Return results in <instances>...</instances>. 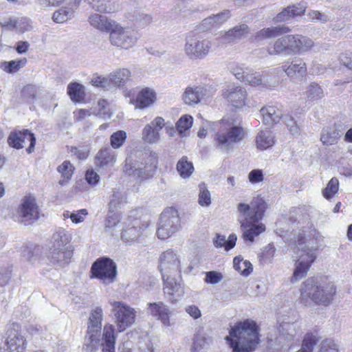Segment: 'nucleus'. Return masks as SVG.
Here are the masks:
<instances>
[{"instance_id":"obj_1","label":"nucleus","mask_w":352,"mask_h":352,"mask_svg":"<svg viewBox=\"0 0 352 352\" xmlns=\"http://www.w3.org/2000/svg\"><path fill=\"white\" fill-rule=\"evenodd\" d=\"M321 236L311 225L302 229L297 239V252L295 267L292 283H296L303 278L317 256V251Z\"/></svg>"},{"instance_id":"obj_2","label":"nucleus","mask_w":352,"mask_h":352,"mask_svg":"<svg viewBox=\"0 0 352 352\" xmlns=\"http://www.w3.org/2000/svg\"><path fill=\"white\" fill-rule=\"evenodd\" d=\"M267 204L260 196L252 199L250 204L240 202L236 206L237 220L244 229L243 238L253 242L254 238L265 230L260 221L263 219Z\"/></svg>"},{"instance_id":"obj_3","label":"nucleus","mask_w":352,"mask_h":352,"mask_svg":"<svg viewBox=\"0 0 352 352\" xmlns=\"http://www.w3.org/2000/svg\"><path fill=\"white\" fill-rule=\"evenodd\" d=\"M259 327L252 320L246 319L236 322L229 330L226 340L233 352H250L259 343Z\"/></svg>"},{"instance_id":"obj_4","label":"nucleus","mask_w":352,"mask_h":352,"mask_svg":"<svg viewBox=\"0 0 352 352\" xmlns=\"http://www.w3.org/2000/svg\"><path fill=\"white\" fill-rule=\"evenodd\" d=\"M217 131L214 137L216 147L222 151H228L241 142L245 131L240 122L234 116H224L217 123Z\"/></svg>"},{"instance_id":"obj_5","label":"nucleus","mask_w":352,"mask_h":352,"mask_svg":"<svg viewBox=\"0 0 352 352\" xmlns=\"http://www.w3.org/2000/svg\"><path fill=\"white\" fill-rule=\"evenodd\" d=\"M336 289L333 283L308 278L303 282L301 289V300L307 306L313 303L327 305L333 299Z\"/></svg>"},{"instance_id":"obj_6","label":"nucleus","mask_w":352,"mask_h":352,"mask_svg":"<svg viewBox=\"0 0 352 352\" xmlns=\"http://www.w3.org/2000/svg\"><path fill=\"white\" fill-rule=\"evenodd\" d=\"M142 162L133 160L130 156L125 160L124 173L140 180L147 179L153 176L157 165V157L155 153L146 154Z\"/></svg>"},{"instance_id":"obj_7","label":"nucleus","mask_w":352,"mask_h":352,"mask_svg":"<svg viewBox=\"0 0 352 352\" xmlns=\"http://www.w3.org/2000/svg\"><path fill=\"white\" fill-rule=\"evenodd\" d=\"M103 316V309L100 306L92 309L89 313L83 346L86 352H94L99 348Z\"/></svg>"},{"instance_id":"obj_8","label":"nucleus","mask_w":352,"mask_h":352,"mask_svg":"<svg viewBox=\"0 0 352 352\" xmlns=\"http://www.w3.org/2000/svg\"><path fill=\"white\" fill-rule=\"evenodd\" d=\"M114 322L119 332L125 331L135 322L136 311L122 301L109 300Z\"/></svg>"},{"instance_id":"obj_9","label":"nucleus","mask_w":352,"mask_h":352,"mask_svg":"<svg viewBox=\"0 0 352 352\" xmlns=\"http://www.w3.org/2000/svg\"><path fill=\"white\" fill-rule=\"evenodd\" d=\"M40 217V208L36 197L32 195L23 197L19 204L15 218L24 224H32Z\"/></svg>"},{"instance_id":"obj_10","label":"nucleus","mask_w":352,"mask_h":352,"mask_svg":"<svg viewBox=\"0 0 352 352\" xmlns=\"http://www.w3.org/2000/svg\"><path fill=\"white\" fill-rule=\"evenodd\" d=\"M138 39L137 31L131 28L122 27L118 23H116L109 34L111 44L123 50H129L134 47Z\"/></svg>"},{"instance_id":"obj_11","label":"nucleus","mask_w":352,"mask_h":352,"mask_svg":"<svg viewBox=\"0 0 352 352\" xmlns=\"http://www.w3.org/2000/svg\"><path fill=\"white\" fill-rule=\"evenodd\" d=\"M180 219L178 212L173 208L166 209L162 214L157 230V236L160 239H166L179 229Z\"/></svg>"},{"instance_id":"obj_12","label":"nucleus","mask_w":352,"mask_h":352,"mask_svg":"<svg viewBox=\"0 0 352 352\" xmlns=\"http://www.w3.org/2000/svg\"><path fill=\"white\" fill-rule=\"evenodd\" d=\"M91 278H96L104 284L113 283L117 274L116 265L109 258H98L91 268Z\"/></svg>"},{"instance_id":"obj_13","label":"nucleus","mask_w":352,"mask_h":352,"mask_svg":"<svg viewBox=\"0 0 352 352\" xmlns=\"http://www.w3.org/2000/svg\"><path fill=\"white\" fill-rule=\"evenodd\" d=\"M212 43L199 36H189L186 38L184 52L192 60L204 58L212 51Z\"/></svg>"},{"instance_id":"obj_14","label":"nucleus","mask_w":352,"mask_h":352,"mask_svg":"<svg viewBox=\"0 0 352 352\" xmlns=\"http://www.w3.org/2000/svg\"><path fill=\"white\" fill-rule=\"evenodd\" d=\"M159 268L162 277L179 276L182 272L180 255L171 249L162 252L159 258Z\"/></svg>"},{"instance_id":"obj_15","label":"nucleus","mask_w":352,"mask_h":352,"mask_svg":"<svg viewBox=\"0 0 352 352\" xmlns=\"http://www.w3.org/2000/svg\"><path fill=\"white\" fill-rule=\"evenodd\" d=\"M148 222L142 223L139 219H133L123 229L121 239L129 245L141 243L148 234Z\"/></svg>"},{"instance_id":"obj_16","label":"nucleus","mask_w":352,"mask_h":352,"mask_svg":"<svg viewBox=\"0 0 352 352\" xmlns=\"http://www.w3.org/2000/svg\"><path fill=\"white\" fill-rule=\"evenodd\" d=\"M27 341L18 324H13L8 331L6 342L0 346V352H25Z\"/></svg>"},{"instance_id":"obj_17","label":"nucleus","mask_w":352,"mask_h":352,"mask_svg":"<svg viewBox=\"0 0 352 352\" xmlns=\"http://www.w3.org/2000/svg\"><path fill=\"white\" fill-rule=\"evenodd\" d=\"M166 122L162 117L157 116L152 122L146 124L142 129V138L148 144H155L160 140V131Z\"/></svg>"},{"instance_id":"obj_18","label":"nucleus","mask_w":352,"mask_h":352,"mask_svg":"<svg viewBox=\"0 0 352 352\" xmlns=\"http://www.w3.org/2000/svg\"><path fill=\"white\" fill-rule=\"evenodd\" d=\"M278 331L280 336L287 340H292L300 332V327L296 320L289 316H280L278 318Z\"/></svg>"},{"instance_id":"obj_19","label":"nucleus","mask_w":352,"mask_h":352,"mask_svg":"<svg viewBox=\"0 0 352 352\" xmlns=\"http://www.w3.org/2000/svg\"><path fill=\"white\" fill-rule=\"evenodd\" d=\"M147 314L161 322L164 327H170V317L172 311L163 302H149L146 307Z\"/></svg>"},{"instance_id":"obj_20","label":"nucleus","mask_w":352,"mask_h":352,"mask_svg":"<svg viewBox=\"0 0 352 352\" xmlns=\"http://www.w3.org/2000/svg\"><path fill=\"white\" fill-rule=\"evenodd\" d=\"M249 33V27L245 23H241L221 34L216 40L223 44H230L245 38Z\"/></svg>"},{"instance_id":"obj_21","label":"nucleus","mask_w":352,"mask_h":352,"mask_svg":"<svg viewBox=\"0 0 352 352\" xmlns=\"http://www.w3.org/2000/svg\"><path fill=\"white\" fill-rule=\"evenodd\" d=\"M24 138H27V141L29 142L27 151L28 153H31L34 151L36 138L34 134L27 129L23 131L11 133L8 137V142L10 146L19 149L23 147L22 142L24 140Z\"/></svg>"},{"instance_id":"obj_22","label":"nucleus","mask_w":352,"mask_h":352,"mask_svg":"<svg viewBox=\"0 0 352 352\" xmlns=\"http://www.w3.org/2000/svg\"><path fill=\"white\" fill-rule=\"evenodd\" d=\"M283 70L292 79L301 80L307 74V65L300 58H295L282 66Z\"/></svg>"},{"instance_id":"obj_23","label":"nucleus","mask_w":352,"mask_h":352,"mask_svg":"<svg viewBox=\"0 0 352 352\" xmlns=\"http://www.w3.org/2000/svg\"><path fill=\"white\" fill-rule=\"evenodd\" d=\"M223 97L233 107H242L245 104L246 91L240 86H228L223 93Z\"/></svg>"},{"instance_id":"obj_24","label":"nucleus","mask_w":352,"mask_h":352,"mask_svg":"<svg viewBox=\"0 0 352 352\" xmlns=\"http://www.w3.org/2000/svg\"><path fill=\"white\" fill-rule=\"evenodd\" d=\"M290 54H297L309 50L314 46V41L300 34H289Z\"/></svg>"},{"instance_id":"obj_25","label":"nucleus","mask_w":352,"mask_h":352,"mask_svg":"<svg viewBox=\"0 0 352 352\" xmlns=\"http://www.w3.org/2000/svg\"><path fill=\"white\" fill-rule=\"evenodd\" d=\"M177 276L169 275L166 277H162L164 280V292L168 296L172 302L176 301L177 298L184 295V290L182 284L178 282L175 277Z\"/></svg>"},{"instance_id":"obj_26","label":"nucleus","mask_w":352,"mask_h":352,"mask_svg":"<svg viewBox=\"0 0 352 352\" xmlns=\"http://www.w3.org/2000/svg\"><path fill=\"white\" fill-rule=\"evenodd\" d=\"M116 329L115 327L106 323L102 329V338L100 339L99 346L102 347V352H116Z\"/></svg>"},{"instance_id":"obj_27","label":"nucleus","mask_w":352,"mask_h":352,"mask_svg":"<svg viewBox=\"0 0 352 352\" xmlns=\"http://www.w3.org/2000/svg\"><path fill=\"white\" fill-rule=\"evenodd\" d=\"M72 254V250L70 247H50L48 257L52 263L56 264L60 267H64L69 263Z\"/></svg>"},{"instance_id":"obj_28","label":"nucleus","mask_w":352,"mask_h":352,"mask_svg":"<svg viewBox=\"0 0 352 352\" xmlns=\"http://www.w3.org/2000/svg\"><path fill=\"white\" fill-rule=\"evenodd\" d=\"M2 28L10 30H15L19 33L28 32L32 28L31 20L25 16L12 17L4 23H1Z\"/></svg>"},{"instance_id":"obj_29","label":"nucleus","mask_w":352,"mask_h":352,"mask_svg":"<svg viewBox=\"0 0 352 352\" xmlns=\"http://www.w3.org/2000/svg\"><path fill=\"white\" fill-rule=\"evenodd\" d=\"M89 25L101 32H109L116 25V22L104 15L94 13L88 17Z\"/></svg>"},{"instance_id":"obj_30","label":"nucleus","mask_w":352,"mask_h":352,"mask_svg":"<svg viewBox=\"0 0 352 352\" xmlns=\"http://www.w3.org/2000/svg\"><path fill=\"white\" fill-rule=\"evenodd\" d=\"M156 100L155 91L153 89L146 87L139 91L133 104L135 109H143L153 104Z\"/></svg>"},{"instance_id":"obj_31","label":"nucleus","mask_w":352,"mask_h":352,"mask_svg":"<svg viewBox=\"0 0 352 352\" xmlns=\"http://www.w3.org/2000/svg\"><path fill=\"white\" fill-rule=\"evenodd\" d=\"M116 162V155L109 147L102 148L96 155V165L100 168H109Z\"/></svg>"},{"instance_id":"obj_32","label":"nucleus","mask_w":352,"mask_h":352,"mask_svg":"<svg viewBox=\"0 0 352 352\" xmlns=\"http://www.w3.org/2000/svg\"><path fill=\"white\" fill-rule=\"evenodd\" d=\"M206 90L202 87H188L184 94L183 100L187 104L199 103L206 95Z\"/></svg>"},{"instance_id":"obj_33","label":"nucleus","mask_w":352,"mask_h":352,"mask_svg":"<svg viewBox=\"0 0 352 352\" xmlns=\"http://www.w3.org/2000/svg\"><path fill=\"white\" fill-rule=\"evenodd\" d=\"M261 113L264 124L268 126H272L279 122L284 116L281 111L274 106L264 107L261 109Z\"/></svg>"},{"instance_id":"obj_34","label":"nucleus","mask_w":352,"mask_h":352,"mask_svg":"<svg viewBox=\"0 0 352 352\" xmlns=\"http://www.w3.org/2000/svg\"><path fill=\"white\" fill-rule=\"evenodd\" d=\"M289 35L282 36L267 47V52L271 55L285 54L289 55Z\"/></svg>"},{"instance_id":"obj_35","label":"nucleus","mask_w":352,"mask_h":352,"mask_svg":"<svg viewBox=\"0 0 352 352\" xmlns=\"http://www.w3.org/2000/svg\"><path fill=\"white\" fill-rule=\"evenodd\" d=\"M275 144V137L273 133L268 130L260 131L256 137V146L261 151L272 147Z\"/></svg>"},{"instance_id":"obj_36","label":"nucleus","mask_w":352,"mask_h":352,"mask_svg":"<svg viewBox=\"0 0 352 352\" xmlns=\"http://www.w3.org/2000/svg\"><path fill=\"white\" fill-rule=\"evenodd\" d=\"M80 0H76V3L69 5L68 6L61 7L56 10L52 16V19L54 22L62 23L74 16V10L76 8V3H79Z\"/></svg>"},{"instance_id":"obj_37","label":"nucleus","mask_w":352,"mask_h":352,"mask_svg":"<svg viewBox=\"0 0 352 352\" xmlns=\"http://www.w3.org/2000/svg\"><path fill=\"white\" fill-rule=\"evenodd\" d=\"M306 10L305 3L302 2L297 5L288 6L283 12L279 13L276 19L277 21H287L291 17L299 16L305 12Z\"/></svg>"},{"instance_id":"obj_38","label":"nucleus","mask_w":352,"mask_h":352,"mask_svg":"<svg viewBox=\"0 0 352 352\" xmlns=\"http://www.w3.org/2000/svg\"><path fill=\"white\" fill-rule=\"evenodd\" d=\"M230 12L226 10L223 12L210 16L202 21V26L206 29H210L212 27L219 25L226 22L230 17Z\"/></svg>"},{"instance_id":"obj_39","label":"nucleus","mask_w":352,"mask_h":352,"mask_svg":"<svg viewBox=\"0 0 352 352\" xmlns=\"http://www.w3.org/2000/svg\"><path fill=\"white\" fill-rule=\"evenodd\" d=\"M111 84L116 87L123 86L131 77V72L126 68H119L109 74Z\"/></svg>"},{"instance_id":"obj_40","label":"nucleus","mask_w":352,"mask_h":352,"mask_svg":"<svg viewBox=\"0 0 352 352\" xmlns=\"http://www.w3.org/2000/svg\"><path fill=\"white\" fill-rule=\"evenodd\" d=\"M71 240V235L63 228L58 229L52 237V245L54 248L69 247L68 243Z\"/></svg>"},{"instance_id":"obj_41","label":"nucleus","mask_w":352,"mask_h":352,"mask_svg":"<svg viewBox=\"0 0 352 352\" xmlns=\"http://www.w3.org/2000/svg\"><path fill=\"white\" fill-rule=\"evenodd\" d=\"M288 31L289 28L284 26L263 28L257 32L256 39L260 41L263 38L276 37L283 34L287 33Z\"/></svg>"},{"instance_id":"obj_42","label":"nucleus","mask_w":352,"mask_h":352,"mask_svg":"<svg viewBox=\"0 0 352 352\" xmlns=\"http://www.w3.org/2000/svg\"><path fill=\"white\" fill-rule=\"evenodd\" d=\"M304 96L309 101H316L324 96L323 89L316 82H311L306 87Z\"/></svg>"},{"instance_id":"obj_43","label":"nucleus","mask_w":352,"mask_h":352,"mask_svg":"<svg viewBox=\"0 0 352 352\" xmlns=\"http://www.w3.org/2000/svg\"><path fill=\"white\" fill-rule=\"evenodd\" d=\"M67 94L74 102H80L85 97V87L78 82L69 83Z\"/></svg>"},{"instance_id":"obj_44","label":"nucleus","mask_w":352,"mask_h":352,"mask_svg":"<svg viewBox=\"0 0 352 352\" xmlns=\"http://www.w3.org/2000/svg\"><path fill=\"white\" fill-rule=\"evenodd\" d=\"M74 170V166L70 162L67 160L58 166L57 170L61 175V179L59 181V184L61 186H65L67 184L72 177Z\"/></svg>"},{"instance_id":"obj_45","label":"nucleus","mask_w":352,"mask_h":352,"mask_svg":"<svg viewBox=\"0 0 352 352\" xmlns=\"http://www.w3.org/2000/svg\"><path fill=\"white\" fill-rule=\"evenodd\" d=\"M236 239L235 234H230L227 240L225 236L217 234L213 243L216 248H224L226 250H229L234 247Z\"/></svg>"},{"instance_id":"obj_46","label":"nucleus","mask_w":352,"mask_h":352,"mask_svg":"<svg viewBox=\"0 0 352 352\" xmlns=\"http://www.w3.org/2000/svg\"><path fill=\"white\" fill-rule=\"evenodd\" d=\"M340 135L339 131L335 129L324 128L321 133L320 140L324 145H333L337 142Z\"/></svg>"},{"instance_id":"obj_47","label":"nucleus","mask_w":352,"mask_h":352,"mask_svg":"<svg viewBox=\"0 0 352 352\" xmlns=\"http://www.w3.org/2000/svg\"><path fill=\"white\" fill-rule=\"evenodd\" d=\"M177 170L182 178H188L194 171V166L186 157H182L177 164Z\"/></svg>"},{"instance_id":"obj_48","label":"nucleus","mask_w":352,"mask_h":352,"mask_svg":"<svg viewBox=\"0 0 352 352\" xmlns=\"http://www.w3.org/2000/svg\"><path fill=\"white\" fill-rule=\"evenodd\" d=\"M209 346V343L204 334L197 333L192 339V343L190 347L191 352H201L206 349Z\"/></svg>"},{"instance_id":"obj_49","label":"nucleus","mask_w":352,"mask_h":352,"mask_svg":"<svg viewBox=\"0 0 352 352\" xmlns=\"http://www.w3.org/2000/svg\"><path fill=\"white\" fill-rule=\"evenodd\" d=\"M234 268L244 276H249L252 272V265L248 261L235 257L233 261Z\"/></svg>"},{"instance_id":"obj_50","label":"nucleus","mask_w":352,"mask_h":352,"mask_svg":"<svg viewBox=\"0 0 352 352\" xmlns=\"http://www.w3.org/2000/svg\"><path fill=\"white\" fill-rule=\"evenodd\" d=\"M120 221V216L117 213H110L108 214L104 224V232L109 235L113 236L115 228Z\"/></svg>"},{"instance_id":"obj_51","label":"nucleus","mask_w":352,"mask_h":352,"mask_svg":"<svg viewBox=\"0 0 352 352\" xmlns=\"http://www.w3.org/2000/svg\"><path fill=\"white\" fill-rule=\"evenodd\" d=\"M198 203L203 207H208L211 204L210 192L204 183L199 185Z\"/></svg>"},{"instance_id":"obj_52","label":"nucleus","mask_w":352,"mask_h":352,"mask_svg":"<svg viewBox=\"0 0 352 352\" xmlns=\"http://www.w3.org/2000/svg\"><path fill=\"white\" fill-rule=\"evenodd\" d=\"M91 7L99 12L110 13L113 12L110 0H89Z\"/></svg>"},{"instance_id":"obj_53","label":"nucleus","mask_w":352,"mask_h":352,"mask_svg":"<svg viewBox=\"0 0 352 352\" xmlns=\"http://www.w3.org/2000/svg\"><path fill=\"white\" fill-rule=\"evenodd\" d=\"M339 182L336 177H333L327 184V187L322 190V195L327 199H331L338 191Z\"/></svg>"},{"instance_id":"obj_54","label":"nucleus","mask_w":352,"mask_h":352,"mask_svg":"<svg viewBox=\"0 0 352 352\" xmlns=\"http://www.w3.org/2000/svg\"><path fill=\"white\" fill-rule=\"evenodd\" d=\"M230 72L232 73V74L239 80L243 81L245 75L247 73H249V72H251V69L245 67L243 64H233L230 67Z\"/></svg>"},{"instance_id":"obj_55","label":"nucleus","mask_w":352,"mask_h":352,"mask_svg":"<svg viewBox=\"0 0 352 352\" xmlns=\"http://www.w3.org/2000/svg\"><path fill=\"white\" fill-rule=\"evenodd\" d=\"M126 139V133L124 131H118L113 133L110 138L111 146L113 148H118L122 146Z\"/></svg>"},{"instance_id":"obj_56","label":"nucleus","mask_w":352,"mask_h":352,"mask_svg":"<svg viewBox=\"0 0 352 352\" xmlns=\"http://www.w3.org/2000/svg\"><path fill=\"white\" fill-rule=\"evenodd\" d=\"M193 118L189 115L182 116L176 123V129L179 133L182 134L192 125Z\"/></svg>"},{"instance_id":"obj_57","label":"nucleus","mask_w":352,"mask_h":352,"mask_svg":"<svg viewBox=\"0 0 352 352\" xmlns=\"http://www.w3.org/2000/svg\"><path fill=\"white\" fill-rule=\"evenodd\" d=\"M263 81L262 74L258 72H254L251 69V72L247 73L243 82L249 84L251 86L256 87L261 85Z\"/></svg>"},{"instance_id":"obj_58","label":"nucleus","mask_w":352,"mask_h":352,"mask_svg":"<svg viewBox=\"0 0 352 352\" xmlns=\"http://www.w3.org/2000/svg\"><path fill=\"white\" fill-rule=\"evenodd\" d=\"M283 122L286 124L289 132L295 136L300 134V129L294 119L289 115H284L282 118Z\"/></svg>"},{"instance_id":"obj_59","label":"nucleus","mask_w":352,"mask_h":352,"mask_svg":"<svg viewBox=\"0 0 352 352\" xmlns=\"http://www.w3.org/2000/svg\"><path fill=\"white\" fill-rule=\"evenodd\" d=\"M91 84L95 87L104 89H109L112 85L109 74L107 77L101 76H96L93 77L91 79Z\"/></svg>"},{"instance_id":"obj_60","label":"nucleus","mask_w":352,"mask_h":352,"mask_svg":"<svg viewBox=\"0 0 352 352\" xmlns=\"http://www.w3.org/2000/svg\"><path fill=\"white\" fill-rule=\"evenodd\" d=\"M223 278V274L217 271H210L206 273L205 282L211 285H216Z\"/></svg>"},{"instance_id":"obj_61","label":"nucleus","mask_w":352,"mask_h":352,"mask_svg":"<svg viewBox=\"0 0 352 352\" xmlns=\"http://www.w3.org/2000/svg\"><path fill=\"white\" fill-rule=\"evenodd\" d=\"M108 104L109 103L106 100H99L98 102V111L96 115L103 118H109L111 113H109V109H107Z\"/></svg>"},{"instance_id":"obj_62","label":"nucleus","mask_w":352,"mask_h":352,"mask_svg":"<svg viewBox=\"0 0 352 352\" xmlns=\"http://www.w3.org/2000/svg\"><path fill=\"white\" fill-rule=\"evenodd\" d=\"M319 352H338V346L331 340H324L320 344Z\"/></svg>"},{"instance_id":"obj_63","label":"nucleus","mask_w":352,"mask_h":352,"mask_svg":"<svg viewBox=\"0 0 352 352\" xmlns=\"http://www.w3.org/2000/svg\"><path fill=\"white\" fill-rule=\"evenodd\" d=\"M308 16L311 20L319 21L322 23H326L330 19V17L329 16L328 14L320 12L319 11L317 10H311L309 12Z\"/></svg>"},{"instance_id":"obj_64","label":"nucleus","mask_w":352,"mask_h":352,"mask_svg":"<svg viewBox=\"0 0 352 352\" xmlns=\"http://www.w3.org/2000/svg\"><path fill=\"white\" fill-rule=\"evenodd\" d=\"M263 171L260 169H254L248 174V179L251 184H256L263 180Z\"/></svg>"}]
</instances>
